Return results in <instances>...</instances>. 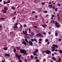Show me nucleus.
Masks as SVG:
<instances>
[{
  "mask_svg": "<svg viewBox=\"0 0 62 62\" xmlns=\"http://www.w3.org/2000/svg\"><path fill=\"white\" fill-rule=\"evenodd\" d=\"M5 55L6 56H8V57H9V54H5Z\"/></svg>",
  "mask_w": 62,
  "mask_h": 62,
  "instance_id": "f8f14e48",
  "label": "nucleus"
},
{
  "mask_svg": "<svg viewBox=\"0 0 62 62\" xmlns=\"http://www.w3.org/2000/svg\"><path fill=\"white\" fill-rule=\"evenodd\" d=\"M54 54H55H55H56V53H55V52H54Z\"/></svg>",
  "mask_w": 62,
  "mask_h": 62,
  "instance_id": "774afa93",
  "label": "nucleus"
},
{
  "mask_svg": "<svg viewBox=\"0 0 62 62\" xmlns=\"http://www.w3.org/2000/svg\"><path fill=\"white\" fill-rule=\"evenodd\" d=\"M13 19H14V20H15V19H16V17H13Z\"/></svg>",
  "mask_w": 62,
  "mask_h": 62,
  "instance_id": "a18cd8bd",
  "label": "nucleus"
},
{
  "mask_svg": "<svg viewBox=\"0 0 62 62\" xmlns=\"http://www.w3.org/2000/svg\"><path fill=\"white\" fill-rule=\"evenodd\" d=\"M32 13H35V12L34 11H33L32 12Z\"/></svg>",
  "mask_w": 62,
  "mask_h": 62,
  "instance_id": "5fc2aeb1",
  "label": "nucleus"
},
{
  "mask_svg": "<svg viewBox=\"0 0 62 62\" xmlns=\"http://www.w3.org/2000/svg\"><path fill=\"white\" fill-rule=\"evenodd\" d=\"M19 62H22V60H19Z\"/></svg>",
  "mask_w": 62,
  "mask_h": 62,
  "instance_id": "58836bf2",
  "label": "nucleus"
},
{
  "mask_svg": "<svg viewBox=\"0 0 62 62\" xmlns=\"http://www.w3.org/2000/svg\"><path fill=\"white\" fill-rule=\"evenodd\" d=\"M59 52L61 53V54H62V51L61 50H60Z\"/></svg>",
  "mask_w": 62,
  "mask_h": 62,
  "instance_id": "cd10ccee",
  "label": "nucleus"
},
{
  "mask_svg": "<svg viewBox=\"0 0 62 62\" xmlns=\"http://www.w3.org/2000/svg\"><path fill=\"white\" fill-rule=\"evenodd\" d=\"M41 37H43V36L42 35H41H41L40 36Z\"/></svg>",
  "mask_w": 62,
  "mask_h": 62,
  "instance_id": "de8ad7c7",
  "label": "nucleus"
},
{
  "mask_svg": "<svg viewBox=\"0 0 62 62\" xmlns=\"http://www.w3.org/2000/svg\"><path fill=\"white\" fill-rule=\"evenodd\" d=\"M42 52L43 53H44L45 52L44 51H42Z\"/></svg>",
  "mask_w": 62,
  "mask_h": 62,
  "instance_id": "0e129e2a",
  "label": "nucleus"
},
{
  "mask_svg": "<svg viewBox=\"0 0 62 62\" xmlns=\"http://www.w3.org/2000/svg\"><path fill=\"white\" fill-rule=\"evenodd\" d=\"M30 57L31 59H33V56L32 55L30 56Z\"/></svg>",
  "mask_w": 62,
  "mask_h": 62,
  "instance_id": "aec40b11",
  "label": "nucleus"
},
{
  "mask_svg": "<svg viewBox=\"0 0 62 62\" xmlns=\"http://www.w3.org/2000/svg\"><path fill=\"white\" fill-rule=\"evenodd\" d=\"M23 33L24 35H25V36H27V32L26 31H25V32H24V31H23Z\"/></svg>",
  "mask_w": 62,
  "mask_h": 62,
  "instance_id": "0eeeda50",
  "label": "nucleus"
},
{
  "mask_svg": "<svg viewBox=\"0 0 62 62\" xmlns=\"http://www.w3.org/2000/svg\"><path fill=\"white\" fill-rule=\"evenodd\" d=\"M45 4V2H44L42 3V5H44Z\"/></svg>",
  "mask_w": 62,
  "mask_h": 62,
  "instance_id": "2f4dec72",
  "label": "nucleus"
},
{
  "mask_svg": "<svg viewBox=\"0 0 62 62\" xmlns=\"http://www.w3.org/2000/svg\"><path fill=\"white\" fill-rule=\"evenodd\" d=\"M36 62H39V60H38V59H36Z\"/></svg>",
  "mask_w": 62,
  "mask_h": 62,
  "instance_id": "c756f323",
  "label": "nucleus"
},
{
  "mask_svg": "<svg viewBox=\"0 0 62 62\" xmlns=\"http://www.w3.org/2000/svg\"><path fill=\"white\" fill-rule=\"evenodd\" d=\"M44 12L45 13H47V11H44Z\"/></svg>",
  "mask_w": 62,
  "mask_h": 62,
  "instance_id": "473e14b6",
  "label": "nucleus"
},
{
  "mask_svg": "<svg viewBox=\"0 0 62 62\" xmlns=\"http://www.w3.org/2000/svg\"><path fill=\"white\" fill-rule=\"evenodd\" d=\"M14 53H15V52H16V49H14Z\"/></svg>",
  "mask_w": 62,
  "mask_h": 62,
  "instance_id": "72a5a7b5",
  "label": "nucleus"
},
{
  "mask_svg": "<svg viewBox=\"0 0 62 62\" xmlns=\"http://www.w3.org/2000/svg\"><path fill=\"white\" fill-rule=\"evenodd\" d=\"M37 33H39V30L38 31H37Z\"/></svg>",
  "mask_w": 62,
  "mask_h": 62,
  "instance_id": "bf43d9fd",
  "label": "nucleus"
},
{
  "mask_svg": "<svg viewBox=\"0 0 62 62\" xmlns=\"http://www.w3.org/2000/svg\"><path fill=\"white\" fill-rule=\"evenodd\" d=\"M59 46L56 45H55L53 44V46L52 47V48L53 49L51 51L52 52H54V50H55V47L56 48H58Z\"/></svg>",
  "mask_w": 62,
  "mask_h": 62,
  "instance_id": "f03ea898",
  "label": "nucleus"
},
{
  "mask_svg": "<svg viewBox=\"0 0 62 62\" xmlns=\"http://www.w3.org/2000/svg\"><path fill=\"white\" fill-rule=\"evenodd\" d=\"M61 58H59V60L57 61V62H61Z\"/></svg>",
  "mask_w": 62,
  "mask_h": 62,
  "instance_id": "dca6fc26",
  "label": "nucleus"
},
{
  "mask_svg": "<svg viewBox=\"0 0 62 62\" xmlns=\"http://www.w3.org/2000/svg\"><path fill=\"white\" fill-rule=\"evenodd\" d=\"M11 9H14V10L15 9V8H14V7H12L11 8Z\"/></svg>",
  "mask_w": 62,
  "mask_h": 62,
  "instance_id": "a878e982",
  "label": "nucleus"
},
{
  "mask_svg": "<svg viewBox=\"0 0 62 62\" xmlns=\"http://www.w3.org/2000/svg\"><path fill=\"white\" fill-rule=\"evenodd\" d=\"M38 1L37 0H36L35 1V3H37V2Z\"/></svg>",
  "mask_w": 62,
  "mask_h": 62,
  "instance_id": "13d9d810",
  "label": "nucleus"
},
{
  "mask_svg": "<svg viewBox=\"0 0 62 62\" xmlns=\"http://www.w3.org/2000/svg\"><path fill=\"white\" fill-rule=\"evenodd\" d=\"M34 41H35L36 42L37 41V40L35 38L34 39Z\"/></svg>",
  "mask_w": 62,
  "mask_h": 62,
  "instance_id": "e433bc0d",
  "label": "nucleus"
},
{
  "mask_svg": "<svg viewBox=\"0 0 62 62\" xmlns=\"http://www.w3.org/2000/svg\"><path fill=\"white\" fill-rule=\"evenodd\" d=\"M31 40L32 41H34V39H31Z\"/></svg>",
  "mask_w": 62,
  "mask_h": 62,
  "instance_id": "09e8293b",
  "label": "nucleus"
},
{
  "mask_svg": "<svg viewBox=\"0 0 62 62\" xmlns=\"http://www.w3.org/2000/svg\"><path fill=\"white\" fill-rule=\"evenodd\" d=\"M3 19H4V18H1V19H0L1 20H3Z\"/></svg>",
  "mask_w": 62,
  "mask_h": 62,
  "instance_id": "8fccbe9b",
  "label": "nucleus"
},
{
  "mask_svg": "<svg viewBox=\"0 0 62 62\" xmlns=\"http://www.w3.org/2000/svg\"><path fill=\"white\" fill-rule=\"evenodd\" d=\"M43 61H46V59H43Z\"/></svg>",
  "mask_w": 62,
  "mask_h": 62,
  "instance_id": "052dcab7",
  "label": "nucleus"
},
{
  "mask_svg": "<svg viewBox=\"0 0 62 62\" xmlns=\"http://www.w3.org/2000/svg\"><path fill=\"white\" fill-rule=\"evenodd\" d=\"M52 56H54V54H52Z\"/></svg>",
  "mask_w": 62,
  "mask_h": 62,
  "instance_id": "69168bd1",
  "label": "nucleus"
},
{
  "mask_svg": "<svg viewBox=\"0 0 62 62\" xmlns=\"http://www.w3.org/2000/svg\"><path fill=\"white\" fill-rule=\"evenodd\" d=\"M45 52L46 54H50L51 53V51L49 50H46Z\"/></svg>",
  "mask_w": 62,
  "mask_h": 62,
  "instance_id": "423d86ee",
  "label": "nucleus"
},
{
  "mask_svg": "<svg viewBox=\"0 0 62 62\" xmlns=\"http://www.w3.org/2000/svg\"><path fill=\"white\" fill-rule=\"evenodd\" d=\"M20 24V27H21V28H22V27H23V26L21 25V24Z\"/></svg>",
  "mask_w": 62,
  "mask_h": 62,
  "instance_id": "79ce46f5",
  "label": "nucleus"
},
{
  "mask_svg": "<svg viewBox=\"0 0 62 62\" xmlns=\"http://www.w3.org/2000/svg\"><path fill=\"white\" fill-rule=\"evenodd\" d=\"M43 34L45 35H46V33H45V32H44V31L43 32Z\"/></svg>",
  "mask_w": 62,
  "mask_h": 62,
  "instance_id": "7c9ffc66",
  "label": "nucleus"
},
{
  "mask_svg": "<svg viewBox=\"0 0 62 62\" xmlns=\"http://www.w3.org/2000/svg\"><path fill=\"white\" fill-rule=\"evenodd\" d=\"M3 3L4 4H7V2H5V0H4L3 1Z\"/></svg>",
  "mask_w": 62,
  "mask_h": 62,
  "instance_id": "4be33fe9",
  "label": "nucleus"
},
{
  "mask_svg": "<svg viewBox=\"0 0 62 62\" xmlns=\"http://www.w3.org/2000/svg\"><path fill=\"white\" fill-rule=\"evenodd\" d=\"M38 49H36L35 50V51L33 53V54L35 55V56H36V55H37V56H38V55H37L36 53L38 52Z\"/></svg>",
  "mask_w": 62,
  "mask_h": 62,
  "instance_id": "20e7f679",
  "label": "nucleus"
},
{
  "mask_svg": "<svg viewBox=\"0 0 62 62\" xmlns=\"http://www.w3.org/2000/svg\"><path fill=\"white\" fill-rule=\"evenodd\" d=\"M52 59H53V60H54V61L56 60V59L55 58V57H52Z\"/></svg>",
  "mask_w": 62,
  "mask_h": 62,
  "instance_id": "ddd939ff",
  "label": "nucleus"
},
{
  "mask_svg": "<svg viewBox=\"0 0 62 62\" xmlns=\"http://www.w3.org/2000/svg\"><path fill=\"white\" fill-rule=\"evenodd\" d=\"M61 5L60 4H59V3H58L57 4V5L59 6V7H60L61 6Z\"/></svg>",
  "mask_w": 62,
  "mask_h": 62,
  "instance_id": "bb28decb",
  "label": "nucleus"
},
{
  "mask_svg": "<svg viewBox=\"0 0 62 62\" xmlns=\"http://www.w3.org/2000/svg\"><path fill=\"white\" fill-rule=\"evenodd\" d=\"M52 16L54 17L55 16H54V15H52Z\"/></svg>",
  "mask_w": 62,
  "mask_h": 62,
  "instance_id": "4d7b16f0",
  "label": "nucleus"
},
{
  "mask_svg": "<svg viewBox=\"0 0 62 62\" xmlns=\"http://www.w3.org/2000/svg\"><path fill=\"white\" fill-rule=\"evenodd\" d=\"M41 35V33H39L36 35V36L37 37H39Z\"/></svg>",
  "mask_w": 62,
  "mask_h": 62,
  "instance_id": "9d476101",
  "label": "nucleus"
},
{
  "mask_svg": "<svg viewBox=\"0 0 62 62\" xmlns=\"http://www.w3.org/2000/svg\"><path fill=\"white\" fill-rule=\"evenodd\" d=\"M53 9H55V7H54V6H53Z\"/></svg>",
  "mask_w": 62,
  "mask_h": 62,
  "instance_id": "49530a36",
  "label": "nucleus"
},
{
  "mask_svg": "<svg viewBox=\"0 0 62 62\" xmlns=\"http://www.w3.org/2000/svg\"><path fill=\"white\" fill-rule=\"evenodd\" d=\"M22 43H23V44H24V45H25V46H26V43H26V42H25V41L22 42Z\"/></svg>",
  "mask_w": 62,
  "mask_h": 62,
  "instance_id": "1a4fd4ad",
  "label": "nucleus"
},
{
  "mask_svg": "<svg viewBox=\"0 0 62 62\" xmlns=\"http://www.w3.org/2000/svg\"><path fill=\"white\" fill-rule=\"evenodd\" d=\"M25 41H26L27 42V43H28V40H27V39H25Z\"/></svg>",
  "mask_w": 62,
  "mask_h": 62,
  "instance_id": "393cba45",
  "label": "nucleus"
},
{
  "mask_svg": "<svg viewBox=\"0 0 62 62\" xmlns=\"http://www.w3.org/2000/svg\"><path fill=\"white\" fill-rule=\"evenodd\" d=\"M25 61L26 62H27V60H26V59H25Z\"/></svg>",
  "mask_w": 62,
  "mask_h": 62,
  "instance_id": "e2e57ef3",
  "label": "nucleus"
},
{
  "mask_svg": "<svg viewBox=\"0 0 62 62\" xmlns=\"http://www.w3.org/2000/svg\"><path fill=\"white\" fill-rule=\"evenodd\" d=\"M35 59H38V57H35L34 58Z\"/></svg>",
  "mask_w": 62,
  "mask_h": 62,
  "instance_id": "a19ab883",
  "label": "nucleus"
},
{
  "mask_svg": "<svg viewBox=\"0 0 62 62\" xmlns=\"http://www.w3.org/2000/svg\"><path fill=\"white\" fill-rule=\"evenodd\" d=\"M16 48L18 50H20V48L19 47H18L17 46L16 47Z\"/></svg>",
  "mask_w": 62,
  "mask_h": 62,
  "instance_id": "412c9836",
  "label": "nucleus"
},
{
  "mask_svg": "<svg viewBox=\"0 0 62 62\" xmlns=\"http://www.w3.org/2000/svg\"><path fill=\"white\" fill-rule=\"evenodd\" d=\"M52 21H53V22L54 23H54L55 22H54V20H52Z\"/></svg>",
  "mask_w": 62,
  "mask_h": 62,
  "instance_id": "6e6d98bb",
  "label": "nucleus"
},
{
  "mask_svg": "<svg viewBox=\"0 0 62 62\" xmlns=\"http://www.w3.org/2000/svg\"><path fill=\"white\" fill-rule=\"evenodd\" d=\"M56 26L57 27H59L60 26V25H56Z\"/></svg>",
  "mask_w": 62,
  "mask_h": 62,
  "instance_id": "5701e85b",
  "label": "nucleus"
},
{
  "mask_svg": "<svg viewBox=\"0 0 62 62\" xmlns=\"http://www.w3.org/2000/svg\"><path fill=\"white\" fill-rule=\"evenodd\" d=\"M57 8H56L55 9V11H57Z\"/></svg>",
  "mask_w": 62,
  "mask_h": 62,
  "instance_id": "603ef678",
  "label": "nucleus"
},
{
  "mask_svg": "<svg viewBox=\"0 0 62 62\" xmlns=\"http://www.w3.org/2000/svg\"><path fill=\"white\" fill-rule=\"evenodd\" d=\"M10 2V1L9 0L8 1V2H6V3H7V4H8V3H9Z\"/></svg>",
  "mask_w": 62,
  "mask_h": 62,
  "instance_id": "c85d7f7f",
  "label": "nucleus"
},
{
  "mask_svg": "<svg viewBox=\"0 0 62 62\" xmlns=\"http://www.w3.org/2000/svg\"><path fill=\"white\" fill-rule=\"evenodd\" d=\"M55 36H58V34L56 32H55Z\"/></svg>",
  "mask_w": 62,
  "mask_h": 62,
  "instance_id": "6ab92c4d",
  "label": "nucleus"
},
{
  "mask_svg": "<svg viewBox=\"0 0 62 62\" xmlns=\"http://www.w3.org/2000/svg\"><path fill=\"white\" fill-rule=\"evenodd\" d=\"M20 52L21 54H24L25 53L23 54V56H24V54L26 55V54H28L27 53H26L27 52V51L25 50L21 49L20 50Z\"/></svg>",
  "mask_w": 62,
  "mask_h": 62,
  "instance_id": "f257e3e1",
  "label": "nucleus"
},
{
  "mask_svg": "<svg viewBox=\"0 0 62 62\" xmlns=\"http://www.w3.org/2000/svg\"><path fill=\"white\" fill-rule=\"evenodd\" d=\"M18 23H15V25L14 27V29L15 30H16L18 28V27L17 26V25H18Z\"/></svg>",
  "mask_w": 62,
  "mask_h": 62,
  "instance_id": "7ed1b4c3",
  "label": "nucleus"
},
{
  "mask_svg": "<svg viewBox=\"0 0 62 62\" xmlns=\"http://www.w3.org/2000/svg\"><path fill=\"white\" fill-rule=\"evenodd\" d=\"M58 24H59V23H58L57 22L55 21V26H56V25H57Z\"/></svg>",
  "mask_w": 62,
  "mask_h": 62,
  "instance_id": "4468645a",
  "label": "nucleus"
},
{
  "mask_svg": "<svg viewBox=\"0 0 62 62\" xmlns=\"http://www.w3.org/2000/svg\"><path fill=\"white\" fill-rule=\"evenodd\" d=\"M48 40L47 39L45 40V42H48Z\"/></svg>",
  "mask_w": 62,
  "mask_h": 62,
  "instance_id": "f704fd0d",
  "label": "nucleus"
},
{
  "mask_svg": "<svg viewBox=\"0 0 62 62\" xmlns=\"http://www.w3.org/2000/svg\"><path fill=\"white\" fill-rule=\"evenodd\" d=\"M1 62H5V61H4V60H3L2 61H1Z\"/></svg>",
  "mask_w": 62,
  "mask_h": 62,
  "instance_id": "338daca9",
  "label": "nucleus"
},
{
  "mask_svg": "<svg viewBox=\"0 0 62 62\" xmlns=\"http://www.w3.org/2000/svg\"><path fill=\"white\" fill-rule=\"evenodd\" d=\"M42 26L44 27V28H45V25H42Z\"/></svg>",
  "mask_w": 62,
  "mask_h": 62,
  "instance_id": "c9c22d12",
  "label": "nucleus"
},
{
  "mask_svg": "<svg viewBox=\"0 0 62 62\" xmlns=\"http://www.w3.org/2000/svg\"><path fill=\"white\" fill-rule=\"evenodd\" d=\"M58 40L59 41H61V39H58Z\"/></svg>",
  "mask_w": 62,
  "mask_h": 62,
  "instance_id": "c03bdc74",
  "label": "nucleus"
},
{
  "mask_svg": "<svg viewBox=\"0 0 62 62\" xmlns=\"http://www.w3.org/2000/svg\"><path fill=\"white\" fill-rule=\"evenodd\" d=\"M39 40L40 41H42V39H39Z\"/></svg>",
  "mask_w": 62,
  "mask_h": 62,
  "instance_id": "680f3d73",
  "label": "nucleus"
},
{
  "mask_svg": "<svg viewBox=\"0 0 62 62\" xmlns=\"http://www.w3.org/2000/svg\"><path fill=\"white\" fill-rule=\"evenodd\" d=\"M39 44H41V42L40 41H39Z\"/></svg>",
  "mask_w": 62,
  "mask_h": 62,
  "instance_id": "864d4df0",
  "label": "nucleus"
},
{
  "mask_svg": "<svg viewBox=\"0 0 62 62\" xmlns=\"http://www.w3.org/2000/svg\"><path fill=\"white\" fill-rule=\"evenodd\" d=\"M8 7H5L4 8V9L5 10H7L8 9Z\"/></svg>",
  "mask_w": 62,
  "mask_h": 62,
  "instance_id": "9b49d317",
  "label": "nucleus"
},
{
  "mask_svg": "<svg viewBox=\"0 0 62 62\" xmlns=\"http://www.w3.org/2000/svg\"><path fill=\"white\" fill-rule=\"evenodd\" d=\"M16 57L18 58L19 60H20L21 59V58H20V57H21V55H18V54H16Z\"/></svg>",
  "mask_w": 62,
  "mask_h": 62,
  "instance_id": "39448f33",
  "label": "nucleus"
},
{
  "mask_svg": "<svg viewBox=\"0 0 62 62\" xmlns=\"http://www.w3.org/2000/svg\"><path fill=\"white\" fill-rule=\"evenodd\" d=\"M34 28H38V27H37V26H34Z\"/></svg>",
  "mask_w": 62,
  "mask_h": 62,
  "instance_id": "ea45409f",
  "label": "nucleus"
},
{
  "mask_svg": "<svg viewBox=\"0 0 62 62\" xmlns=\"http://www.w3.org/2000/svg\"><path fill=\"white\" fill-rule=\"evenodd\" d=\"M49 7V8H53V6L52 5H49L48 6Z\"/></svg>",
  "mask_w": 62,
  "mask_h": 62,
  "instance_id": "a211bd4d",
  "label": "nucleus"
},
{
  "mask_svg": "<svg viewBox=\"0 0 62 62\" xmlns=\"http://www.w3.org/2000/svg\"><path fill=\"white\" fill-rule=\"evenodd\" d=\"M31 34L32 36H33L34 35V33L33 32H31Z\"/></svg>",
  "mask_w": 62,
  "mask_h": 62,
  "instance_id": "f3484780",
  "label": "nucleus"
},
{
  "mask_svg": "<svg viewBox=\"0 0 62 62\" xmlns=\"http://www.w3.org/2000/svg\"><path fill=\"white\" fill-rule=\"evenodd\" d=\"M25 38H27V39L28 38V36H26L25 37Z\"/></svg>",
  "mask_w": 62,
  "mask_h": 62,
  "instance_id": "3c124183",
  "label": "nucleus"
},
{
  "mask_svg": "<svg viewBox=\"0 0 62 62\" xmlns=\"http://www.w3.org/2000/svg\"><path fill=\"white\" fill-rule=\"evenodd\" d=\"M26 24H24L23 25V27H26Z\"/></svg>",
  "mask_w": 62,
  "mask_h": 62,
  "instance_id": "4c0bfd02",
  "label": "nucleus"
},
{
  "mask_svg": "<svg viewBox=\"0 0 62 62\" xmlns=\"http://www.w3.org/2000/svg\"><path fill=\"white\" fill-rule=\"evenodd\" d=\"M47 44H48V45H49V44H50V42L49 41H48L47 42Z\"/></svg>",
  "mask_w": 62,
  "mask_h": 62,
  "instance_id": "37998d69",
  "label": "nucleus"
},
{
  "mask_svg": "<svg viewBox=\"0 0 62 62\" xmlns=\"http://www.w3.org/2000/svg\"><path fill=\"white\" fill-rule=\"evenodd\" d=\"M29 43L30 45L31 46H33V42L31 41H29Z\"/></svg>",
  "mask_w": 62,
  "mask_h": 62,
  "instance_id": "6e6552de",
  "label": "nucleus"
},
{
  "mask_svg": "<svg viewBox=\"0 0 62 62\" xmlns=\"http://www.w3.org/2000/svg\"><path fill=\"white\" fill-rule=\"evenodd\" d=\"M3 49L5 51H7L8 49V48L7 47H5L3 48Z\"/></svg>",
  "mask_w": 62,
  "mask_h": 62,
  "instance_id": "2eb2a0df",
  "label": "nucleus"
},
{
  "mask_svg": "<svg viewBox=\"0 0 62 62\" xmlns=\"http://www.w3.org/2000/svg\"><path fill=\"white\" fill-rule=\"evenodd\" d=\"M6 10H3V13H6Z\"/></svg>",
  "mask_w": 62,
  "mask_h": 62,
  "instance_id": "b1692460",
  "label": "nucleus"
}]
</instances>
